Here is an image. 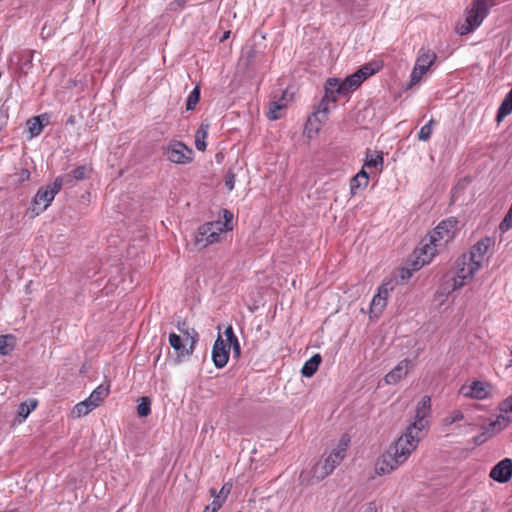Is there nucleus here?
I'll list each match as a JSON object with an SVG mask.
<instances>
[{
	"label": "nucleus",
	"mask_w": 512,
	"mask_h": 512,
	"mask_svg": "<svg viewBox=\"0 0 512 512\" xmlns=\"http://www.w3.org/2000/svg\"><path fill=\"white\" fill-rule=\"evenodd\" d=\"M392 287L389 283H384L378 288V292L372 298L370 305V312L375 316H378L387 305V298L389 296Z\"/></svg>",
	"instance_id": "nucleus-16"
},
{
	"label": "nucleus",
	"mask_w": 512,
	"mask_h": 512,
	"mask_svg": "<svg viewBox=\"0 0 512 512\" xmlns=\"http://www.w3.org/2000/svg\"><path fill=\"white\" fill-rule=\"evenodd\" d=\"M380 69L378 62H370L362 66L357 70L363 80H366L369 76H372Z\"/></svg>",
	"instance_id": "nucleus-36"
},
{
	"label": "nucleus",
	"mask_w": 512,
	"mask_h": 512,
	"mask_svg": "<svg viewBox=\"0 0 512 512\" xmlns=\"http://www.w3.org/2000/svg\"><path fill=\"white\" fill-rule=\"evenodd\" d=\"M441 248L436 243L431 242L430 237L422 240L420 247L415 250V261L413 262V269L418 270L421 267L429 264L436 256Z\"/></svg>",
	"instance_id": "nucleus-11"
},
{
	"label": "nucleus",
	"mask_w": 512,
	"mask_h": 512,
	"mask_svg": "<svg viewBox=\"0 0 512 512\" xmlns=\"http://www.w3.org/2000/svg\"><path fill=\"white\" fill-rule=\"evenodd\" d=\"M286 107L283 99L272 101L269 105L267 116L270 120H277L282 117V110Z\"/></svg>",
	"instance_id": "nucleus-33"
},
{
	"label": "nucleus",
	"mask_w": 512,
	"mask_h": 512,
	"mask_svg": "<svg viewBox=\"0 0 512 512\" xmlns=\"http://www.w3.org/2000/svg\"><path fill=\"white\" fill-rule=\"evenodd\" d=\"M350 436L348 434H343L336 447L333 448L327 457L324 460L322 465L317 464L314 467V476L322 480L328 475H330L334 469L344 460L346 457L347 450L350 446Z\"/></svg>",
	"instance_id": "nucleus-4"
},
{
	"label": "nucleus",
	"mask_w": 512,
	"mask_h": 512,
	"mask_svg": "<svg viewBox=\"0 0 512 512\" xmlns=\"http://www.w3.org/2000/svg\"><path fill=\"white\" fill-rule=\"evenodd\" d=\"M95 408L88 402L87 399L77 403L72 409V416L75 418H81L86 416Z\"/></svg>",
	"instance_id": "nucleus-34"
},
{
	"label": "nucleus",
	"mask_w": 512,
	"mask_h": 512,
	"mask_svg": "<svg viewBox=\"0 0 512 512\" xmlns=\"http://www.w3.org/2000/svg\"><path fill=\"white\" fill-rule=\"evenodd\" d=\"M72 182L70 175L64 177H58L53 183V188L45 190L44 192H59L63 188H71L70 183Z\"/></svg>",
	"instance_id": "nucleus-38"
},
{
	"label": "nucleus",
	"mask_w": 512,
	"mask_h": 512,
	"mask_svg": "<svg viewBox=\"0 0 512 512\" xmlns=\"http://www.w3.org/2000/svg\"><path fill=\"white\" fill-rule=\"evenodd\" d=\"M458 230V221L454 218H448L441 221L430 233L432 243H436L440 248L445 247L451 242Z\"/></svg>",
	"instance_id": "nucleus-8"
},
{
	"label": "nucleus",
	"mask_w": 512,
	"mask_h": 512,
	"mask_svg": "<svg viewBox=\"0 0 512 512\" xmlns=\"http://www.w3.org/2000/svg\"><path fill=\"white\" fill-rule=\"evenodd\" d=\"M436 60L437 55L434 51L426 47L420 48L410 75V86L419 83Z\"/></svg>",
	"instance_id": "nucleus-7"
},
{
	"label": "nucleus",
	"mask_w": 512,
	"mask_h": 512,
	"mask_svg": "<svg viewBox=\"0 0 512 512\" xmlns=\"http://www.w3.org/2000/svg\"><path fill=\"white\" fill-rule=\"evenodd\" d=\"M38 406V401L34 398H30L24 402H22L18 407V417H20V421H24L31 412H33Z\"/></svg>",
	"instance_id": "nucleus-28"
},
{
	"label": "nucleus",
	"mask_w": 512,
	"mask_h": 512,
	"mask_svg": "<svg viewBox=\"0 0 512 512\" xmlns=\"http://www.w3.org/2000/svg\"><path fill=\"white\" fill-rule=\"evenodd\" d=\"M430 413L431 398L430 396L425 395L418 402L416 406L414 422L407 427L404 435H406L411 440H416V443L419 444V441L422 437V432L428 425L427 418L429 417Z\"/></svg>",
	"instance_id": "nucleus-5"
},
{
	"label": "nucleus",
	"mask_w": 512,
	"mask_h": 512,
	"mask_svg": "<svg viewBox=\"0 0 512 512\" xmlns=\"http://www.w3.org/2000/svg\"><path fill=\"white\" fill-rule=\"evenodd\" d=\"M116 512H123V510H122V509H119V510H117Z\"/></svg>",
	"instance_id": "nucleus-53"
},
{
	"label": "nucleus",
	"mask_w": 512,
	"mask_h": 512,
	"mask_svg": "<svg viewBox=\"0 0 512 512\" xmlns=\"http://www.w3.org/2000/svg\"><path fill=\"white\" fill-rule=\"evenodd\" d=\"M490 477L499 483L508 482L512 477V459L504 458L498 462L491 469Z\"/></svg>",
	"instance_id": "nucleus-14"
},
{
	"label": "nucleus",
	"mask_w": 512,
	"mask_h": 512,
	"mask_svg": "<svg viewBox=\"0 0 512 512\" xmlns=\"http://www.w3.org/2000/svg\"><path fill=\"white\" fill-rule=\"evenodd\" d=\"M348 94L344 80L341 81L337 78H330L327 80L325 85V97L321 102L320 106L327 107L326 101L335 102L339 96Z\"/></svg>",
	"instance_id": "nucleus-13"
},
{
	"label": "nucleus",
	"mask_w": 512,
	"mask_h": 512,
	"mask_svg": "<svg viewBox=\"0 0 512 512\" xmlns=\"http://www.w3.org/2000/svg\"><path fill=\"white\" fill-rule=\"evenodd\" d=\"M208 130V124H201L195 133V147L199 151H205L206 149L205 139L207 138Z\"/></svg>",
	"instance_id": "nucleus-31"
},
{
	"label": "nucleus",
	"mask_w": 512,
	"mask_h": 512,
	"mask_svg": "<svg viewBox=\"0 0 512 512\" xmlns=\"http://www.w3.org/2000/svg\"><path fill=\"white\" fill-rule=\"evenodd\" d=\"M496 5V0H474L467 10L466 18L458 23L456 32L459 35H466L478 28L489 13V10Z\"/></svg>",
	"instance_id": "nucleus-3"
},
{
	"label": "nucleus",
	"mask_w": 512,
	"mask_h": 512,
	"mask_svg": "<svg viewBox=\"0 0 512 512\" xmlns=\"http://www.w3.org/2000/svg\"><path fill=\"white\" fill-rule=\"evenodd\" d=\"M232 487H233V485L231 482H226L222 485V487L219 491H217L215 488H211L209 490V493L212 498H215L224 504L226 502L229 494L231 493Z\"/></svg>",
	"instance_id": "nucleus-32"
},
{
	"label": "nucleus",
	"mask_w": 512,
	"mask_h": 512,
	"mask_svg": "<svg viewBox=\"0 0 512 512\" xmlns=\"http://www.w3.org/2000/svg\"><path fill=\"white\" fill-rule=\"evenodd\" d=\"M511 228H512V204H511V207H510L508 213L506 214V216L504 217V219L502 220V222L499 225V229L503 233L507 232Z\"/></svg>",
	"instance_id": "nucleus-44"
},
{
	"label": "nucleus",
	"mask_w": 512,
	"mask_h": 512,
	"mask_svg": "<svg viewBox=\"0 0 512 512\" xmlns=\"http://www.w3.org/2000/svg\"><path fill=\"white\" fill-rule=\"evenodd\" d=\"M511 112H512V88L506 94V96L503 99L500 107L498 108L497 116H496L497 122H501Z\"/></svg>",
	"instance_id": "nucleus-26"
},
{
	"label": "nucleus",
	"mask_w": 512,
	"mask_h": 512,
	"mask_svg": "<svg viewBox=\"0 0 512 512\" xmlns=\"http://www.w3.org/2000/svg\"><path fill=\"white\" fill-rule=\"evenodd\" d=\"M137 413L140 417H147L151 413V399L149 397H141L137 406Z\"/></svg>",
	"instance_id": "nucleus-40"
},
{
	"label": "nucleus",
	"mask_w": 512,
	"mask_h": 512,
	"mask_svg": "<svg viewBox=\"0 0 512 512\" xmlns=\"http://www.w3.org/2000/svg\"><path fill=\"white\" fill-rule=\"evenodd\" d=\"M235 178L231 173H227L224 179V188L231 191L234 189Z\"/></svg>",
	"instance_id": "nucleus-48"
},
{
	"label": "nucleus",
	"mask_w": 512,
	"mask_h": 512,
	"mask_svg": "<svg viewBox=\"0 0 512 512\" xmlns=\"http://www.w3.org/2000/svg\"><path fill=\"white\" fill-rule=\"evenodd\" d=\"M224 504L213 498V501L206 505L202 512H218Z\"/></svg>",
	"instance_id": "nucleus-45"
},
{
	"label": "nucleus",
	"mask_w": 512,
	"mask_h": 512,
	"mask_svg": "<svg viewBox=\"0 0 512 512\" xmlns=\"http://www.w3.org/2000/svg\"><path fill=\"white\" fill-rule=\"evenodd\" d=\"M463 413L460 410H454L449 417L446 418L447 424H452L454 422L461 421L463 419Z\"/></svg>",
	"instance_id": "nucleus-47"
},
{
	"label": "nucleus",
	"mask_w": 512,
	"mask_h": 512,
	"mask_svg": "<svg viewBox=\"0 0 512 512\" xmlns=\"http://www.w3.org/2000/svg\"><path fill=\"white\" fill-rule=\"evenodd\" d=\"M109 393L110 385L101 384L91 392L87 400L96 409L104 402Z\"/></svg>",
	"instance_id": "nucleus-21"
},
{
	"label": "nucleus",
	"mask_w": 512,
	"mask_h": 512,
	"mask_svg": "<svg viewBox=\"0 0 512 512\" xmlns=\"http://www.w3.org/2000/svg\"><path fill=\"white\" fill-rule=\"evenodd\" d=\"M16 338L12 334L0 336V354L3 356L9 355L15 348Z\"/></svg>",
	"instance_id": "nucleus-29"
},
{
	"label": "nucleus",
	"mask_w": 512,
	"mask_h": 512,
	"mask_svg": "<svg viewBox=\"0 0 512 512\" xmlns=\"http://www.w3.org/2000/svg\"><path fill=\"white\" fill-rule=\"evenodd\" d=\"M200 99V89L196 86L189 94L186 101V109L193 110Z\"/></svg>",
	"instance_id": "nucleus-41"
},
{
	"label": "nucleus",
	"mask_w": 512,
	"mask_h": 512,
	"mask_svg": "<svg viewBox=\"0 0 512 512\" xmlns=\"http://www.w3.org/2000/svg\"><path fill=\"white\" fill-rule=\"evenodd\" d=\"M229 34H230V32H229V31H228V32H225V33H224V35H223V37H222V39H221V41L226 40V39L229 37Z\"/></svg>",
	"instance_id": "nucleus-52"
},
{
	"label": "nucleus",
	"mask_w": 512,
	"mask_h": 512,
	"mask_svg": "<svg viewBox=\"0 0 512 512\" xmlns=\"http://www.w3.org/2000/svg\"><path fill=\"white\" fill-rule=\"evenodd\" d=\"M511 422L512 421L509 416H505L500 412L496 419L489 423L487 431L491 433H498L505 429Z\"/></svg>",
	"instance_id": "nucleus-27"
},
{
	"label": "nucleus",
	"mask_w": 512,
	"mask_h": 512,
	"mask_svg": "<svg viewBox=\"0 0 512 512\" xmlns=\"http://www.w3.org/2000/svg\"><path fill=\"white\" fill-rule=\"evenodd\" d=\"M230 348L233 349V353H234L235 357L240 356L241 348H240V343H239L238 339H235V342H233L232 344L229 345V349Z\"/></svg>",
	"instance_id": "nucleus-50"
},
{
	"label": "nucleus",
	"mask_w": 512,
	"mask_h": 512,
	"mask_svg": "<svg viewBox=\"0 0 512 512\" xmlns=\"http://www.w3.org/2000/svg\"><path fill=\"white\" fill-rule=\"evenodd\" d=\"M494 389V385L488 381L471 379L460 386L458 394L464 398L484 401L493 397Z\"/></svg>",
	"instance_id": "nucleus-6"
},
{
	"label": "nucleus",
	"mask_w": 512,
	"mask_h": 512,
	"mask_svg": "<svg viewBox=\"0 0 512 512\" xmlns=\"http://www.w3.org/2000/svg\"><path fill=\"white\" fill-rule=\"evenodd\" d=\"M229 352V345L225 344L221 335H219L212 349V360L217 368H223L227 364Z\"/></svg>",
	"instance_id": "nucleus-15"
},
{
	"label": "nucleus",
	"mask_w": 512,
	"mask_h": 512,
	"mask_svg": "<svg viewBox=\"0 0 512 512\" xmlns=\"http://www.w3.org/2000/svg\"><path fill=\"white\" fill-rule=\"evenodd\" d=\"M327 115V107H321L319 110L312 114L307 120V123L305 125V133L307 137L313 138L317 135L319 130L321 129V122L322 119H324Z\"/></svg>",
	"instance_id": "nucleus-19"
},
{
	"label": "nucleus",
	"mask_w": 512,
	"mask_h": 512,
	"mask_svg": "<svg viewBox=\"0 0 512 512\" xmlns=\"http://www.w3.org/2000/svg\"><path fill=\"white\" fill-rule=\"evenodd\" d=\"M48 122L46 114L35 116L27 121L28 131L31 137H36L41 134L45 124Z\"/></svg>",
	"instance_id": "nucleus-22"
},
{
	"label": "nucleus",
	"mask_w": 512,
	"mask_h": 512,
	"mask_svg": "<svg viewBox=\"0 0 512 512\" xmlns=\"http://www.w3.org/2000/svg\"><path fill=\"white\" fill-rule=\"evenodd\" d=\"M363 81L364 80L361 78V76L359 75V73L357 71L355 73L349 75L348 77H346L344 82H345L348 93L350 91L358 88Z\"/></svg>",
	"instance_id": "nucleus-39"
},
{
	"label": "nucleus",
	"mask_w": 512,
	"mask_h": 512,
	"mask_svg": "<svg viewBox=\"0 0 512 512\" xmlns=\"http://www.w3.org/2000/svg\"><path fill=\"white\" fill-rule=\"evenodd\" d=\"M215 217L198 227L195 242L202 248L222 242L223 236L233 231L236 226L234 214L228 209L220 208Z\"/></svg>",
	"instance_id": "nucleus-1"
},
{
	"label": "nucleus",
	"mask_w": 512,
	"mask_h": 512,
	"mask_svg": "<svg viewBox=\"0 0 512 512\" xmlns=\"http://www.w3.org/2000/svg\"><path fill=\"white\" fill-rule=\"evenodd\" d=\"M412 367V362L409 359L400 361L389 373L384 377L387 385H395L400 382L409 373Z\"/></svg>",
	"instance_id": "nucleus-17"
},
{
	"label": "nucleus",
	"mask_w": 512,
	"mask_h": 512,
	"mask_svg": "<svg viewBox=\"0 0 512 512\" xmlns=\"http://www.w3.org/2000/svg\"><path fill=\"white\" fill-rule=\"evenodd\" d=\"M417 446L416 440H411L404 434L401 435L377 460L375 464L376 474L386 475L396 470L407 461Z\"/></svg>",
	"instance_id": "nucleus-2"
},
{
	"label": "nucleus",
	"mask_w": 512,
	"mask_h": 512,
	"mask_svg": "<svg viewBox=\"0 0 512 512\" xmlns=\"http://www.w3.org/2000/svg\"><path fill=\"white\" fill-rule=\"evenodd\" d=\"M434 123V120L431 119L427 124L421 127L419 133H418V139L421 141H427L430 139L433 128L432 125Z\"/></svg>",
	"instance_id": "nucleus-42"
},
{
	"label": "nucleus",
	"mask_w": 512,
	"mask_h": 512,
	"mask_svg": "<svg viewBox=\"0 0 512 512\" xmlns=\"http://www.w3.org/2000/svg\"><path fill=\"white\" fill-rule=\"evenodd\" d=\"M383 166V155L382 153H373L368 151L366 154L365 162L362 167V170H372L380 171Z\"/></svg>",
	"instance_id": "nucleus-23"
},
{
	"label": "nucleus",
	"mask_w": 512,
	"mask_h": 512,
	"mask_svg": "<svg viewBox=\"0 0 512 512\" xmlns=\"http://www.w3.org/2000/svg\"><path fill=\"white\" fill-rule=\"evenodd\" d=\"M362 512H378V507L375 502H369L365 505Z\"/></svg>",
	"instance_id": "nucleus-51"
},
{
	"label": "nucleus",
	"mask_w": 512,
	"mask_h": 512,
	"mask_svg": "<svg viewBox=\"0 0 512 512\" xmlns=\"http://www.w3.org/2000/svg\"><path fill=\"white\" fill-rule=\"evenodd\" d=\"M369 175L366 171L360 170L350 182L351 192H354L357 189H363L368 185Z\"/></svg>",
	"instance_id": "nucleus-30"
},
{
	"label": "nucleus",
	"mask_w": 512,
	"mask_h": 512,
	"mask_svg": "<svg viewBox=\"0 0 512 512\" xmlns=\"http://www.w3.org/2000/svg\"><path fill=\"white\" fill-rule=\"evenodd\" d=\"M30 178V171L26 168H21L19 171L12 174L9 178L11 184L18 186L28 181Z\"/></svg>",
	"instance_id": "nucleus-35"
},
{
	"label": "nucleus",
	"mask_w": 512,
	"mask_h": 512,
	"mask_svg": "<svg viewBox=\"0 0 512 512\" xmlns=\"http://www.w3.org/2000/svg\"><path fill=\"white\" fill-rule=\"evenodd\" d=\"M499 410L505 416H509V418H511L512 421V395L505 399L503 402H501Z\"/></svg>",
	"instance_id": "nucleus-43"
},
{
	"label": "nucleus",
	"mask_w": 512,
	"mask_h": 512,
	"mask_svg": "<svg viewBox=\"0 0 512 512\" xmlns=\"http://www.w3.org/2000/svg\"><path fill=\"white\" fill-rule=\"evenodd\" d=\"M167 159L175 164L186 165L193 161L194 152L181 141H170L165 147Z\"/></svg>",
	"instance_id": "nucleus-10"
},
{
	"label": "nucleus",
	"mask_w": 512,
	"mask_h": 512,
	"mask_svg": "<svg viewBox=\"0 0 512 512\" xmlns=\"http://www.w3.org/2000/svg\"><path fill=\"white\" fill-rule=\"evenodd\" d=\"M87 168L85 166H80V167H77L76 169L73 170V175L70 176L71 177V180L73 181L74 180H82L86 177V173H87Z\"/></svg>",
	"instance_id": "nucleus-46"
},
{
	"label": "nucleus",
	"mask_w": 512,
	"mask_h": 512,
	"mask_svg": "<svg viewBox=\"0 0 512 512\" xmlns=\"http://www.w3.org/2000/svg\"><path fill=\"white\" fill-rule=\"evenodd\" d=\"M322 361V358H321V355L320 354H315L313 355L310 359H308L302 369H301V373L304 377H312L316 371L318 370V367L320 365Z\"/></svg>",
	"instance_id": "nucleus-25"
},
{
	"label": "nucleus",
	"mask_w": 512,
	"mask_h": 512,
	"mask_svg": "<svg viewBox=\"0 0 512 512\" xmlns=\"http://www.w3.org/2000/svg\"><path fill=\"white\" fill-rule=\"evenodd\" d=\"M457 272L453 277L452 290L461 288L465 283L471 280L474 275L480 270L477 263L470 261L469 257L464 254L458 258L456 262Z\"/></svg>",
	"instance_id": "nucleus-9"
},
{
	"label": "nucleus",
	"mask_w": 512,
	"mask_h": 512,
	"mask_svg": "<svg viewBox=\"0 0 512 512\" xmlns=\"http://www.w3.org/2000/svg\"><path fill=\"white\" fill-rule=\"evenodd\" d=\"M224 334H225L227 342H228L227 345L232 344L233 342H235V339H238L237 336L235 335L233 327L231 325L225 329Z\"/></svg>",
	"instance_id": "nucleus-49"
},
{
	"label": "nucleus",
	"mask_w": 512,
	"mask_h": 512,
	"mask_svg": "<svg viewBox=\"0 0 512 512\" xmlns=\"http://www.w3.org/2000/svg\"><path fill=\"white\" fill-rule=\"evenodd\" d=\"M495 241L491 237H484L477 241L469 251V254H466L470 261L477 263L481 268L485 262L486 255L490 251V249L494 246Z\"/></svg>",
	"instance_id": "nucleus-12"
},
{
	"label": "nucleus",
	"mask_w": 512,
	"mask_h": 512,
	"mask_svg": "<svg viewBox=\"0 0 512 512\" xmlns=\"http://www.w3.org/2000/svg\"><path fill=\"white\" fill-rule=\"evenodd\" d=\"M380 69L378 62H370L362 66L357 70L363 80H366L369 76H372Z\"/></svg>",
	"instance_id": "nucleus-37"
},
{
	"label": "nucleus",
	"mask_w": 512,
	"mask_h": 512,
	"mask_svg": "<svg viewBox=\"0 0 512 512\" xmlns=\"http://www.w3.org/2000/svg\"><path fill=\"white\" fill-rule=\"evenodd\" d=\"M177 328L185 342H191V348H195L199 335L194 328H190L186 322H179Z\"/></svg>",
	"instance_id": "nucleus-24"
},
{
	"label": "nucleus",
	"mask_w": 512,
	"mask_h": 512,
	"mask_svg": "<svg viewBox=\"0 0 512 512\" xmlns=\"http://www.w3.org/2000/svg\"><path fill=\"white\" fill-rule=\"evenodd\" d=\"M168 341L170 346L176 351L179 358L189 357L194 352L195 348H191V342H185L179 334L170 333Z\"/></svg>",
	"instance_id": "nucleus-20"
},
{
	"label": "nucleus",
	"mask_w": 512,
	"mask_h": 512,
	"mask_svg": "<svg viewBox=\"0 0 512 512\" xmlns=\"http://www.w3.org/2000/svg\"><path fill=\"white\" fill-rule=\"evenodd\" d=\"M55 194H35L26 215L34 218L42 213L53 201Z\"/></svg>",
	"instance_id": "nucleus-18"
}]
</instances>
